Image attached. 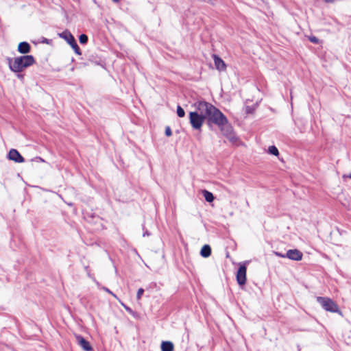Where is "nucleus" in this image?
<instances>
[{"label": "nucleus", "mask_w": 351, "mask_h": 351, "mask_svg": "<svg viewBox=\"0 0 351 351\" xmlns=\"http://www.w3.org/2000/svg\"><path fill=\"white\" fill-rule=\"evenodd\" d=\"M208 121L217 125L223 134H228L231 131V125L228 123L225 115L217 108L213 106L210 113L207 118Z\"/></svg>", "instance_id": "f257e3e1"}, {"label": "nucleus", "mask_w": 351, "mask_h": 351, "mask_svg": "<svg viewBox=\"0 0 351 351\" xmlns=\"http://www.w3.org/2000/svg\"><path fill=\"white\" fill-rule=\"evenodd\" d=\"M7 62L10 69L14 73H20L35 63L34 58L32 55H26L14 58H8Z\"/></svg>", "instance_id": "f03ea898"}, {"label": "nucleus", "mask_w": 351, "mask_h": 351, "mask_svg": "<svg viewBox=\"0 0 351 351\" xmlns=\"http://www.w3.org/2000/svg\"><path fill=\"white\" fill-rule=\"evenodd\" d=\"M317 301L321 304L322 308L331 313H337L341 314L337 304L329 298L317 297Z\"/></svg>", "instance_id": "7ed1b4c3"}, {"label": "nucleus", "mask_w": 351, "mask_h": 351, "mask_svg": "<svg viewBox=\"0 0 351 351\" xmlns=\"http://www.w3.org/2000/svg\"><path fill=\"white\" fill-rule=\"evenodd\" d=\"M194 106L195 111L193 112H196L205 119L208 118L209 113H210L211 108H213L212 104L206 101H197L194 104Z\"/></svg>", "instance_id": "20e7f679"}, {"label": "nucleus", "mask_w": 351, "mask_h": 351, "mask_svg": "<svg viewBox=\"0 0 351 351\" xmlns=\"http://www.w3.org/2000/svg\"><path fill=\"white\" fill-rule=\"evenodd\" d=\"M204 121L205 119L196 112H191L189 113V121L193 129L200 130Z\"/></svg>", "instance_id": "39448f33"}, {"label": "nucleus", "mask_w": 351, "mask_h": 351, "mask_svg": "<svg viewBox=\"0 0 351 351\" xmlns=\"http://www.w3.org/2000/svg\"><path fill=\"white\" fill-rule=\"evenodd\" d=\"M246 271L245 265H240L237 272V281L240 286H243L246 282Z\"/></svg>", "instance_id": "423d86ee"}, {"label": "nucleus", "mask_w": 351, "mask_h": 351, "mask_svg": "<svg viewBox=\"0 0 351 351\" xmlns=\"http://www.w3.org/2000/svg\"><path fill=\"white\" fill-rule=\"evenodd\" d=\"M286 256L287 258L292 261H301L303 257V254L298 250H289L286 253Z\"/></svg>", "instance_id": "0eeeda50"}, {"label": "nucleus", "mask_w": 351, "mask_h": 351, "mask_svg": "<svg viewBox=\"0 0 351 351\" xmlns=\"http://www.w3.org/2000/svg\"><path fill=\"white\" fill-rule=\"evenodd\" d=\"M8 157L9 160H13L15 162L21 163L25 161L24 158L15 149H12L10 150Z\"/></svg>", "instance_id": "6e6552de"}, {"label": "nucleus", "mask_w": 351, "mask_h": 351, "mask_svg": "<svg viewBox=\"0 0 351 351\" xmlns=\"http://www.w3.org/2000/svg\"><path fill=\"white\" fill-rule=\"evenodd\" d=\"M77 343L82 347V348L85 351H90L92 350V347L90 345L89 342L86 341L84 337L80 335H77L75 337Z\"/></svg>", "instance_id": "1a4fd4ad"}, {"label": "nucleus", "mask_w": 351, "mask_h": 351, "mask_svg": "<svg viewBox=\"0 0 351 351\" xmlns=\"http://www.w3.org/2000/svg\"><path fill=\"white\" fill-rule=\"evenodd\" d=\"M213 60H214L215 67L217 70H219L220 71L226 70V65L224 61L221 58H219L217 55H213Z\"/></svg>", "instance_id": "9d476101"}, {"label": "nucleus", "mask_w": 351, "mask_h": 351, "mask_svg": "<svg viewBox=\"0 0 351 351\" xmlns=\"http://www.w3.org/2000/svg\"><path fill=\"white\" fill-rule=\"evenodd\" d=\"M18 51L21 53H27L30 51V45L27 42H21L18 45Z\"/></svg>", "instance_id": "9b49d317"}, {"label": "nucleus", "mask_w": 351, "mask_h": 351, "mask_svg": "<svg viewBox=\"0 0 351 351\" xmlns=\"http://www.w3.org/2000/svg\"><path fill=\"white\" fill-rule=\"evenodd\" d=\"M60 37L65 40L69 44L75 40L73 36L69 31H64L59 34Z\"/></svg>", "instance_id": "f8f14e48"}, {"label": "nucleus", "mask_w": 351, "mask_h": 351, "mask_svg": "<svg viewBox=\"0 0 351 351\" xmlns=\"http://www.w3.org/2000/svg\"><path fill=\"white\" fill-rule=\"evenodd\" d=\"M173 344L171 341H162L161 343L162 351H173Z\"/></svg>", "instance_id": "ddd939ff"}, {"label": "nucleus", "mask_w": 351, "mask_h": 351, "mask_svg": "<svg viewBox=\"0 0 351 351\" xmlns=\"http://www.w3.org/2000/svg\"><path fill=\"white\" fill-rule=\"evenodd\" d=\"M211 254V248L208 245H205L202 247L200 251V254L204 258L210 256Z\"/></svg>", "instance_id": "4468645a"}, {"label": "nucleus", "mask_w": 351, "mask_h": 351, "mask_svg": "<svg viewBox=\"0 0 351 351\" xmlns=\"http://www.w3.org/2000/svg\"><path fill=\"white\" fill-rule=\"evenodd\" d=\"M202 194L206 202H212L214 200V196L212 193L206 190H204L202 191Z\"/></svg>", "instance_id": "2eb2a0df"}, {"label": "nucleus", "mask_w": 351, "mask_h": 351, "mask_svg": "<svg viewBox=\"0 0 351 351\" xmlns=\"http://www.w3.org/2000/svg\"><path fill=\"white\" fill-rule=\"evenodd\" d=\"M223 135L226 136L232 142H236L237 141V137L233 133V129H232V126H231V131H230V134H223Z\"/></svg>", "instance_id": "dca6fc26"}, {"label": "nucleus", "mask_w": 351, "mask_h": 351, "mask_svg": "<svg viewBox=\"0 0 351 351\" xmlns=\"http://www.w3.org/2000/svg\"><path fill=\"white\" fill-rule=\"evenodd\" d=\"M70 46L73 49V50L75 51V52L78 54V55H80L81 54V51H80V49L79 48L75 40H74L73 41L71 42V44H69Z\"/></svg>", "instance_id": "f3484780"}, {"label": "nucleus", "mask_w": 351, "mask_h": 351, "mask_svg": "<svg viewBox=\"0 0 351 351\" xmlns=\"http://www.w3.org/2000/svg\"><path fill=\"white\" fill-rule=\"evenodd\" d=\"M268 152L274 156H278L279 154V152L276 147L272 145L269 146L268 148Z\"/></svg>", "instance_id": "a211bd4d"}, {"label": "nucleus", "mask_w": 351, "mask_h": 351, "mask_svg": "<svg viewBox=\"0 0 351 351\" xmlns=\"http://www.w3.org/2000/svg\"><path fill=\"white\" fill-rule=\"evenodd\" d=\"M177 114L179 117H184L185 115V112L180 106H177Z\"/></svg>", "instance_id": "6ab92c4d"}, {"label": "nucleus", "mask_w": 351, "mask_h": 351, "mask_svg": "<svg viewBox=\"0 0 351 351\" xmlns=\"http://www.w3.org/2000/svg\"><path fill=\"white\" fill-rule=\"evenodd\" d=\"M79 40L81 44H86L88 42V36L86 34H81Z\"/></svg>", "instance_id": "aec40b11"}, {"label": "nucleus", "mask_w": 351, "mask_h": 351, "mask_svg": "<svg viewBox=\"0 0 351 351\" xmlns=\"http://www.w3.org/2000/svg\"><path fill=\"white\" fill-rule=\"evenodd\" d=\"M144 293V289L142 288L138 289L137 293H136V298L138 300L141 299L142 295Z\"/></svg>", "instance_id": "412c9836"}, {"label": "nucleus", "mask_w": 351, "mask_h": 351, "mask_svg": "<svg viewBox=\"0 0 351 351\" xmlns=\"http://www.w3.org/2000/svg\"><path fill=\"white\" fill-rule=\"evenodd\" d=\"M103 289L106 291L107 293L111 294L114 298H115L116 299H118L117 296L113 293L109 289L106 288V287H103Z\"/></svg>", "instance_id": "4be33fe9"}, {"label": "nucleus", "mask_w": 351, "mask_h": 351, "mask_svg": "<svg viewBox=\"0 0 351 351\" xmlns=\"http://www.w3.org/2000/svg\"><path fill=\"white\" fill-rule=\"evenodd\" d=\"M309 40H310L311 43H315V44H317V43H319V40H318V38H316V37H315V36L310 37V38H309Z\"/></svg>", "instance_id": "5701e85b"}, {"label": "nucleus", "mask_w": 351, "mask_h": 351, "mask_svg": "<svg viewBox=\"0 0 351 351\" xmlns=\"http://www.w3.org/2000/svg\"><path fill=\"white\" fill-rule=\"evenodd\" d=\"M274 254L278 256V257H280V258H287L286 256V254H282L280 252H274Z\"/></svg>", "instance_id": "b1692460"}, {"label": "nucleus", "mask_w": 351, "mask_h": 351, "mask_svg": "<svg viewBox=\"0 0 351 351\" xmlns=\"http://www.w3.org/2000/svg\"><path fill=\"white\" fill-rule=\"evenodd\" d=\"M165 134L167 136H170L171 135V128L169 127H167L166 128V129H165Z\"/></svg>", "instance_id": "393cba45"}, {"label": "nucleus", "mask_w": 351, "mask_h": 351, "mask_svg": "<svg viewBox=\"0 0 351 351\" xmlns=\"http://www.w3.org/2000/svg\"><path fill=\"white\" fill-rule=\"evenodd\" d=\"M121 305H122V306L125 308V309L128 312H129L130 313H131L132 312V309H131L130 307H128V306H125L123 303H121Z\"/></svg>", "instance_id": "a878e982"}, {"label": "nucleus", "mask_w": 351, "mask_h": 351, "mask_svg": "<svg viewBox=\"0 0 351 351\" xmlns=\"http://www.w3.org/2000/svg\"><path fill=\"white\" fill-rule=\"evenodd\" d=\"M343 178H351V173H350L349 175H343Z\"/></svg>", "instance_id": "bb28decb"}, {"label": "nucleus", "mask_w": 351, "mask_h": 351, "mask_svg": "<svg viewBox=\"0 0 351 351\" xmlns=\"http://www.w3.org/2000/svg\"><path fill=\"white\" fill-rule=\"evenodd\" d=\"M36 159L38 160L39 161L44 162V160L40 157L36 158Z\"/></svg>", "instance_id": "cd10ccee"}, {"label": "nucleus", "mask_w": 351, "mask_h": 351, "mask_svg": "<svg viewBox=\"0 0 351 351\" xmlns=\"http://www.w3.org/2000/svg\"><path fill=\"white\" fill-rule=\"evenodd\" d=\"M146 235H149V233H148V232H145V233L143 234V237H145V236H146Z\"/></svg>", "instance_id": "c85d7f7f"}]
</instances>
